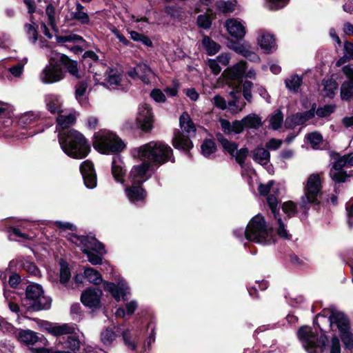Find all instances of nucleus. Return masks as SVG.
<instances>
[{"label": "nucleus", "mask_w": 353, "mask_h": 353, "mask_svg": "<svg viewBox=\"0 0 353 353\" xmlns=\"http://www.w3.org/2000/svg\"><path fill=\"white\" fill-rule=\"evenodd\" d=\"M59 142L62 150L74 159H83L90 152V145L84 136L74 129L60 132Z\"/></svg>", "instance_id": "1"}, {"label": "nucleus", "mask_w": 353, "mask_h": 353, "mask_svg": "<svg viewBox=\"0 0 353 353\" xmlns=\"http://www.w3.org/2000/svg\"><path fill=\"white\" fill-rule=\"evenodd\" d=\"M132 155L154 165H162L168 161H174L172 159V148L160 141H150L134 148L132 150Z\"/></svg>", "instance_id": "2"}, {"label": "nucleus", "mask_w": 353, "mask_h": 353, "mask_svg": "<svg viewBox=\"0 0 353 353\" xmlns=\"http://www.w3.org/2000/svg\"><path fill=\"white\" fill-rule=\"evenodd\" d=\"M234 234L239 238L245 239L261 244H270L272 242L271 230L268 228L264 217L261 214L254 216L248 223L246 229H236Z\"/></svg>", "instance_id": "3"}, {"label": "nucleus", "mask_w": 353, "mask_h": 353, "mask_svg": "<svg viewBox=\"0 0 353 353\" xmlns=\"http://www.w3.org/2000/svg\"><path fill=\"white\" fill-rule=\"evenodd\" d=\"M93 145L103 154L119 152L125 146L119 137L107 130H101L94 134Z\"/></svg>", "instance_id": "4"}, {"label": "nucleus", "mask_w": 353, "mask_h": 353, "mask_svg": "<svg viewBox=\"0 0 353 353\" xmlns=\"http://www.w3.org/2000/svg\"><path fill=\"white\" fill-rule=\"evenodd\" d=\"M26 305L32 310H48L51 306V299L43 295L41 286L39 284L29 285L26 291Z\"/></svg>", "instance_id": "5"}, {"label": "nucleus", "mask_w": 353, "mask_h": 353, "mask_svg": "<svg viewBox=\"0 0 353 353\" xmlns=\"http://www.w3.org/2000/svg\"><path fill=\"white\" fill-rule=\"evenodd\" d=\"M56 52L52 51L49 55V62L39 74L41 82L46 84L54 83L61 81L65 77L63 71Z\"/></svg>", "instance_id": "6"}, {"label": "nucleus", "mask_w": 353, "mask_h": 353, "mask_svg": "<svg viewBox=\"0 0 353 353\" xmlns=\"http://www.w3.org/2000/svg\"><path fill=\"white\" fill-rule=\"evenodd\" d=\"M321 179L319 174H312L308 177L304 188V194L301 196V203L305 205L314 203L321 194Z\"/></svg>", "instance_id": "7"}, {"label": "nucleus", "mask_w": 353, "mask_h": 353, "mask_svg": "<svg viewBox=\"0 0 353 353\" xmlns=\"http://www.w3.org/2000/svg\"><path fill=\"white\" fill-rule=\"evenodd\" d=\"M216 139L221 143L223 150L228 152L232 157H234L236 162L243 166L248 154V148H242L238 150L237 145L234 142L230 141L221 134H218Z\"/></svg>", "instance_id": "8"}, {"label": "nucleus", "mask_w": 353, "mask_h": 353, "mask_svg": "<svg viewBox=\"0 0 353 353\" xmlns=\"http://www.w3.org/2000/svg\"><path fill=\"white\" fill-rule=\"evenodd\" d=\"M71 241L80 247L83 252H96L99 254L105 253L103 245L95 238L73 235L71 237Z\"/></svg>", "instance_id": "9"}, {"label": "nucleus", "mask_w": 353, "mask_h": 353, "mask_svg": "<svg viewBox=\"0 0 353 353\" xmlns=\"http://www.w3.org/2000/svg\"><path fill=\"white\" fill-rule=\"evenodd\" d=\"M297 336L308 353H315L318 338L310 327L303 326L300 327L297 332Z\"/></svg>", "instance_id": "10"}, {"label": "nucleus", "mask_w": 353, "mask_h": 353, "mask_svg": "<svg viewBox=\"0 0 353 353\" xmlns=\"http://www.w3.org/2000/svg\"><path fill=\"white\" fill-rule=\"evenodd\" d=\"M352 159V154H347L341 157L334 162L330 170V176L334 181L336 182L345 181V174L342 169L345 166H353L351 163Z\"/></svg>", "instance_id": "11"}, {"label": "nucleus", "mask_w": 353, "mask_h": 353, "mask_svg": "<svg viewBox=\"0 0 353 353\" xmlns=\"http://www.w3.org/2000/svg\"><path fill=\"white\" fill-rule=\"evenodd\" d=\"M316 104H313L311 109L305 112H299L288 117L285 125L288 128H293L296 125H302L312 119L315 115Z\"/></svg>", "instance_id": "12"}, {"label": "nucleus", "mask_w": 353, "mask_h": 353, "mask_svg": "<svg viewBox=\"0 0 353 353\" xmlns=\"http://www.w3.org/2000/svg\"><path fill=\"white\" fill-rule=\"evenodd\" d=\"M137 121L143 130H148L152 128L153 116L151 108L146 103L141 104L139 107Z\"/></svg>", "instance_id": "13"}, {"label": "nucleus", "mask_w": 353, "mask_h": 353, "mask_svg": "<svg viewBox=\"0 0 353 353\" xmlns=\"http://www.w3.org/2000/svg\"><path fill=\"white\" fill-rule=\"evenodd\" d=\"M80 171L85 186L90 189L95 188L97 185V176L93 163L89 160L83 161L81 164Z\"/></svg>", "instance_id": "14"}, {"label": "nucleus", "mask_w": 353, "mask_h": 353, "mask_svg": "<svg viewBox=\"0 0 353 353\" xmlns=\"http://www.w3.org/2000/svg\"><path fill=\"white\" fill-rule=\"evenodd\" d=\"M102 291L99 288H89L81 296L82 303L89 307H97L100 304Z\"/></svg>", "instance_id": "15"}, {"label": "nucleus", "mask_w": 353, "mask_h": 353, "mask_svg": "<svg viewBox=\"0 0 353 353\" xmlns=\"http://www.w3.org/2000/svg\"><path fill=\"white\" fill-rule=\"evenodd\" d=\"M151 168L152 165L147 161L134 166L129 176L132 183L140 185L143 183L146 179V174Z\"/></svg>", "instance_id": "16"}, {"label": "nucleus", "mask_w": 353, "mask_h": 353, "mask_svg": "<svg viewBox=\"0 0 353 353\" xmlns=\"http://www.w3.org/2000/svg\"><path fill=\"white\" fill-rule=\"evenodd\" d=\"M343 71L348 80L341 85V97L342 100H349L353 98V69L349 66H345Z\"/></svg>", "instance_id": "17"}, {"label": "nucleus", "mask_w": 353, "mask_h": 353, "mask_svg": "<svg viewBox=\"0 0 353 353\" xmlns=\"http://www.w3.org/2000/svg\"><path fill=\"white\" fill-rule=\"evenodd\" d=\"M108 70L109 68L99 61L90 64L88 67V72L92 75L94 85H103Z\"/></svg>", "instance_id": "18"}, {"label": "nucleus", "mask_w": 353, "mask_h": 353, "mask_svg": "<svg viewBox=\"0 0 353 353\" xmlns=\"http://www.w3.org/2000/svg\"><path fill=\"white\" fill-rule=\"evenodd\" d=\"M225 26L228 33L237 39H242L246 33L245 26L238 19H228Z\"/></svg>", "instance_id": "19"}, {"label": "nucleus", "mask_w": 353, "mask_h": 353, "mask_svg": "<svg viewBox=\"0 0 353 353\" xmlns=\"http://www.w3.org/2000/svg\"><path fill=\"white\" fill-rule=\"evenodd\" d=\"M128 74L132 78H138L145 83H148L152 72L145 63H139L129 70Z\"/></svg>", "instance_id": "20"}, {"label": "nucleus", "mask_w": 353, "mask_h": 353, "mask_svg": "<svg viewBox=\"0 0 353 353\" xmlns=\"http://www.w3.org/2000/svg\"><path fill=\"white\" fill-rule=\"evenodd\" d=\"M258 42L261 48L266 53L272 52L276 49V43L274 36L264 30L260 31Z\"/></svg>", "instance_id": "21"}, {"label": "nucleus", "mask_w": 353, "mask_h": 353, "mask_svg": "<svg viewBox=\"0 0 353 353\" xmlns=\"http://www.w3.org/2000/svg\"><path fill=\"white\" fill-rule=\"evenodd\" d=\"M79 114L72 110H63L61 112L57 114V125L62 129L69 128L73 125Z\"/></svg>", "instance_id": "22"}, {"label": "nucleus", "mask_w": 353, "mask_h": 353, "mask_svg": "<svg viewBox=\"0 0 353 353\" xmlns=\"http://www.w3.org/2000/svg\"><path fill=\"white\" fill-rule=\"evenodd\" d=\"M45 103L47 110L52 114H57L63 110V101L59 95L54 94L46 95Z\"/></svg>", "instance_id": "23"}, {"label": "nucleus", "mask_w": 353, "mask_h": 353, "mask_svg": "<svg viewBox=\"0 0 353 353\" xmlns=\"http://www.w3.org/2000/svg\"><path fill=\"white\" fill-rule=\"evenodd\" d=\"M18 339L21 342L26 344H34L40 342L44 346L47 345L48 342L43 336H39L37 334L31 330H22L19 332Z\"/></svg>", "instance_id": "24"}, {"label": "nucleus", "mask_w": 353, "mask_h": 353, "mask_svg": "<svg viewBox=\"0 0 353 353\" xmlns=\"http://www.w3.org/2000/svg\"><path fill=\"white\" fill-rule=\"evenodd\" d=\"M70 18L81 24H88L90 19L88 14L85 11V8L79 2L75 3L74 9L70 10Z\"/></svg>", "instance_id": "25"}, {"label": "nucleus", "mask_w": 353, "mask_h": 353, "mask_svg": "<svg viewBox=\"0 0 353 353\" xmlns=\"http://www.w3.org/2000/svg\"><path fill=\"white\" fill-rule=\"evenodd\" d=\"M330 324L336 325L341 333L350 329V323L346 316L340 312H332L330 316Z\"/></svg>", "instance_id": "26"}, {"label": "nucleus", "mask_w": 353, "mask_h": 353, "mask_svg": "<svg viewBox=\"0 0 353 353\" xmlns=\"http://www.w3.org/2000/svg\"><path fill=\"white\" fill-rule=\"evenodd\" d=\"M125 194L132 203L143 201L146 196L145 191L140 185L134 183L130 188L125 189Z\"/></svg>", "instance_id": "27"}, {"label": "nucleus", "mask_w": 353, "mask_h": 353, "mask_svg": "<svg viewBox=\"0 0 353 353\" xmlns=\"http://www.w3.org/2000/svg\"><path fill=\"white\" fill-rule=\"evenodd\" d=\"M104 289L110 292L117 301H120L121 296L124 297L128 294V288L123 283L115 285L112 283H105Z\"/></svg>", "instance_id": "28"}, {"label": "nucleus", "mask_w": 353, "mask_h": 353, "mask_svg": "<svg viewBox=\"0 0 353 353\" xmlns=\"http://www.w3.org/2000/svg\"><path fill=\"white\" fill-rule=\"evenodd\" d=\"M173 146L176 149L188 152L192 148V143L188 137L177 131L174 132Z\"/></svg>", "instance_id": "29"}, {"label": "nucleus", "mask_w": 353, "mask_h": 353, "mask_svg": "<svg viewBox=\"0 0 353 353\" xmlns=\"http://www.w3.org/2000/svg\"><path fill=\"white\" fill-rule=\"evenodd\" d=\"M56 54L59 59V63H61L72 76L77 79L80 77L77 61L70 60L64 54H61L58 52L56 53Z\"/></svg>", "instance_id": "30"}, {"label": "nucleus", "mask_w": 353, "mask_h": 353, "mask_svg": "<svg viewBox=\"0 0 353 353\" xmlns=\"http://www.w3.org/2000/svg\"><path fill=\"white\" fill-rule=\"evenodd\" d=\"M252 158L255 162L261 165H266L270 162V154L267 149L258 147L253 150Z\"/></svg>", "instance_id": "31"}, {"label": "nucleus", "mask_w": 353, "mask_h": 353, "mask_svg": "<svg viewBox=\"0 0 353 353\" xmlns=\"http://www.w3.org/2000/svg\"><path fill=\"white\" fill-rule=\"evenodd\" d=\"M123 163L119 156L114 157L112 161V174L118 182L123 183L124 174Z\"/></svg>", "instance_id": "32"}, {"label": "nucleus", "mask_w": 353, "mask_h": 353, "mask_svg": "<svg viewBox=\"0 0 353 353\" xmlns=\"http://www.w3.org/2000/svg\"><path fill=\"white\" fill-rule=\"evenodd\" d=\"M245 128L257 130L263 125V121L261 117L256 114H250L243 118Z\"/></svg>", "instance_id": "33"}, {"label": "nucleus", "mask_w": 353, "mask_h": 353, "mask_svg": "<svg viewBox=\"0 0 353 353\" xmlns=\"http://www.w3.org/2000/svg\"><path fill=\"white\" fill-rule=\"evenodd\" d=\"M181 128L188 134L195 133L196 128L190 117L186 112H183L179 118Z\"/></svg>", "instance_id": "34"}, {"label": "nucleus", "mask_w": 353, "mask_h": 353, "mask_svg": "<svg viewBox=\"0 0 353 353\" xmlns=\"http://www.w3.org/2000/svg\"><path fill=\"white\" fill-rule=\"evenodd\" d=\"M202 46L207 54L210 56L216 54L221 48L219 44L214 41L211 38L204 35L201 41Z\"/></svg>", "instance_id": "35"}, {"label": "nucleus", "mask_w": 353, "mask_h": 353, "mask_svg": "<svg viewBox=\"0 0 353 353\" xmlns=\"http://www.w3.org/2000/svg\"><path fill=\"white\" fill-rule=\"evenodd\" d=\"M246 64L245 61H240L233 67L229 68L228 72L230 78L232 79H238L241 78L245 74L247 68Z\"/></svg>", "instance_id": "36"}, {"label": "nucleus", "mask_w": 353, "mask_h": 353, "mask_svg": "<svg viewBox=\"0 0 353 353\" xmlns=\"http://www.w3.org/2000/svg\"><path fill=\"white\" fill-rule=\"evenodd\" d=\"M120 80V77L117 72L109 68L104 79V82H103V85L108 88L114 87L119 83Z\"/></svg>", "instance_id": "37"}, {"label": "nucleus", "mask_w": 353, "mask_h": 353, "mask_svg": "<svg viewBox=\"0 0 353 353\" xmlns=\"http://www.w3.org/2000/svg\"><path fill=\"white\" fill-rule=\"evenodd\" d=\"M343 56L336 62V65L340 66L346 61L353 59V43L345 41L343 45Z\"/></svg>", "instance_id": "38"}, {"label": "nucleus", "mask_w": 353, "mask_h": 353, "mask_svg": "<svg viewBox=\"0 0 353 353\" xmlns=\"http://www.w3.org/2000/svg\"><path fill=\"white\" fill-rule=\"evenodd\" d=\"M88 88V84L85 82H79L76 85V99L79 101L81 105H85L88 102L85 92Z\"/></svg>", "instance_id": "39"}, {"label": "nucleus", "mask_w": 353, "mask_h": 353, "mask_svg": "<svg viewBox=\"0 0 353 353\" xmlns=\"http://www.w3.org/2000/svg\"><path fill=\"white\" fill-rule=\"evenodd\" d=\"M84 275L90 283L98 285L102 282L101 274L92 268H86L84 270Z\"/></svg>", "instance_id": "40"}, {"label": "nucleus", "mask_w": 353, "mask_h": 353, "mask_svg": "<svg viewBox=\"0 0 353 353\" xmlns=\"http://www.w3.org/2000/svg\"><path fill=\"white\" fill-rule=\"evenodd\" d=\"M323 95L325 97L332 98L337 90V83L332 79H327L323 81Z\"/></svg>", "instance_id": "41"}, {"label": "nucleus", "mask_w": 353, "mask_h": 353, "mask_svg": "<svg viewBox=\"0 0 353 353\" xmlns=\"http://www.w3.org/2000/svg\"><path fill=\"white\" fill-rule=\"evenodd\" d=\"M28 59H23L17 64L8 68V74L10 76V80L12 77L14 78H20L23 72L24 65L27 63Z\"/></svg>", "instance_id": "42"}, {"label": "nucleus", "mask_w": 353, "mask_h": 353, "mask_svg": "<svg viewBox=\"0 0 353 353\" xmlns=\"http://www.w3.org/2000/svg\"><path fill=\"white\" fill-rule=\"evenodd\" d=\"M230 94L232 97V99L228 102L229 108L234 112H239L241 111L246 103L243 101H239L238 97H236L237 93L234 92H231ZM238 94H239L238 93Z\"/></svg>", "instance_id": "43"}, {"label": "nucleus", "mask_w": 353, "mask_h": 353, "mask_svg": "<svg viewBox=\"0 0 353 353\" xmlns=\"http://www.w3.org/2000/svg\"><path fill=\"white\" fill-rule=\"evenodd\" d=\"M286 87L294 92H296L302 83V78L298 75H292L285 81Z\"/></svg>", "instance_id": "44"}, {"label": "nucleus", "mask_w": 353, "mask_h": 353, "mask_svg": "<svg viewBox=\"0 0 353 353\" xmlns=\"http://www.w3.org/2000/svg\"><path fill=\"white\" fill-rule=\"evenodd\" d=\"M74 327L68 324H63L61 325H53V329L51 330V334L54 336H59L70 333H73Z\"/></svg>", "instance_id": "45"}, {"label": "nucleus", "mask_w": 353, "mask_h": 353, "mask_svg": "<svg viewBox=\"0 0 353 353\" xmlns=\"http://www.w3.org/2000/svg\"><path fill=\"white\" fill-rule=\"evenodd\" d=\"M201 152L205 157H210L216 151V145L214 141L206 139L203 141L201 146Z\"/></svg>", "instance_id": "46"}, {"label": "nucleus", "mask_w": 353, "mask_h": 353, "mask_svg": "<svg viewBox=\"0 0 353 353\" xmlns=\"http://www.w3.org/2000/svg\"><path fill=\"white\" fill-rule=\"evenodd\" d=\"M283 121V115L281 110H277L274 114L270 117V125L274 130L279 129Z\"/></svg>", "instance_id": "47"}, {"label": "nucleus", "mask_w": 353, "mask_h": 353, "mask_svg": "<svg viewBox=\"0 0 353 353\" xmlns=\"http://www.w3.org/2000/svg\"><path fill=\"white\" fill-rule=\"evenodd\" d=\"M117 335L111 329H105L101 334V341L105 345H111L116 339Z\"/></svg>", "instance_id": "48"}, {"label": "nucleus", "mask_w": 353, "mask_h": 353, "mask_svg": "<svg viewBox=\"0 0 353 353\" xmlns=\"http://www.w3.org/2000/svg\"><path fill=\"white\" fill-rule=\"evenodd\" d=\"M57 41L59 43H79L83 41L81 36L74 34H66L57 37Z\"/></svg>", "instance_id": "49"}, {"label": "nucleus", "mask_w": 353, "mask_h": 353, "mask_svg": "<svg viewBox=\"0 0 353 353\" xmlns=\"http://www.w3.org/2000/svg\"><path fill=\"white\" fill-rule=\"evenodd\" d=\"M341 339L346 349L353 350V333L350 329L340 333Z\"/></svg>", "instance_id": "50"}, {"label": "nucleus", "mask_w": 353, "mask_h": 353, "mask_svg": "<svg viewBox=\"0 0 353 353\" xmlns=\"http://www.w3.org/2000/svg\"><path fill=\"white\" fill-rule=\"evenodd\" d=\"M336 105L334 104L324 105L315 110L316 114L319 117H325L330 115L335 111Z\"/></svg>", "instance_id": "51"}, {"label": "nucleus", "mask_w": 353, "mask_h": 353, "mask_svg": "<svg viewBox=\"0 0 353 353\" xmlns=\"http://www.w3.org/2000/svg\"><path fill=\"white\" fill-rule=\"evenodd\" d=\"M98 55L93 51L88 50L85 52L83 56V65L86 67L87 65L89 67L90 64L94 62L99 61Z\"/></svg>", "instance_id": "52"}, {"label": "nucleus", "mask_w": 353, "mask_h": 353, "mask_svg": "<svg viewBox=\"0 0 353 353\" xmlns=\"http://www.w3.org/2000/svg\"><path fill=\"white\" fill-rule=\"evenodd\" d=\"M277 221L278 224V228L276 230L277 234L281 237L285 239H290L291 237V235L288 233L287 230L285 228V225L283 222L282 221L280 217H278L276 216V218H275Z\"/></svg>", "instance_id": "53"}, {"label": "nucleus", "mask_w": 353, "mask_h": 353, "mask_svg": "<svg viewBox=\"0 0 353 353\" xmlns=\"http://www.w3.org/2000/svg\"><path fill=\"white\" fill-rule=\"evenodd\" d=\"M253 83L250 81H245L243 83V94L245 99L249 102H252V89Z\"/></svg>", "instance_id": "54"}, {"label": "nucleus", "mask_w": 353, "mask_h": 353, "mask_svg": "<svg viewBox=\"0 0 353 353\" xmlns=\"http://www.w3.org/2000/svg\"><path fill=\"white\" fill-rule=\"evenodd\" d=\"M46 14L48 17L49 24L54 28L55 23V8L52 3H48L46 8Z\"/></svg>", "instance_id": "55"}, {"label": "nucleus", "mask_w": 353, "mask_h": 353, "mask_svg": "<svg viewBox=\"0 0 353 353\" xmlns=\"http://www.w3.org/2000/svg\"><path fill=\"white\" fill-rule=\"evenodd\" d=\"M37 119V115H36L32 112H28L23 114L19 119V123L21 125H27L31 124L34 121H35Z\"/></svg>", "instance_id": "56"}, {"label": "nucleus", "mask_w": 353, "mask_h": 353, "mask_svg": "<svg viewBox=\"0 0 353 353\" xmlns=\"http://www.w3.org/2000/svg\"><path fill=\"white\" fill-rule=\"evenodd\" d=\"M267 201L272 214L276 218V216L279 214V210L276 208L278 204L277 198L274 195L270 194L267 198Z\"/></svg>", "instance_id": "57"}, {"label": "nucleus", "mask_w": 353, "mask_h": 353, "mask_svg": "<svg viewBox=\"0 0 353 353\" xmlns=\"http://www.w3.org/2000/svg\"><path fill=\"white\" fill-rule=\"evenodd\" d=\"M306 138L308 142L312 145L313 147L319 145L322 141V136L320 133L314 132L307 134Z\"/></svg>", "instance_id": "58"}, {"label": "nucleus", "mask_w": 353, "mask_h": 353, "mask_svg": "<svg viewBox=\"0 0 353 353\" xmlns=\"http://www.w3.org/2000/svg\"><path fill=\"white\" fill-rule=\"evenodd\" d=\"M282 209L283 211L290 217L296 214V205L292 201L285 202L282 205Z\"/></svg>", "instance_id": "59"}, {"label": "nucleus", "mask_w": 353, "mask_h": 353, "mask_svg": "<svg viewBox=\"0 0 353 353\" xmlns=\"http://www.w3.org/2000/svg\"><path fill=\"white\" fill-rule=\"evenodd\" d=\"M197 23L200 28L208 29L211 26L212 21L209 16L201 14L198 17Z\"/></svg>", "instance_id": "60"}, {"label": "nucleus", "mask_w": 353, "mask_h": 353, "mask_svg": "<svg viewBox=\"0 0 353 353\" xmlns=\"http://www.w3.org/2000/svg\"><path fill=\"white\" fill-rule=\"evenodd\" d=\"M24 28L29 39L32 40V43H35L37 40V32L34 26L32 24L26 23Z\"/></svg>", "instance_id": "61"}, {"label": "nucleus", "mask_w": 353, "mask_h": 353, "mask_svg": "<svg viewBox=\"0 0 353 353\" xmlns=\"http://www.w3.org/2000/svg\"><path fill=\"white\" fill-rule=\"evenodd\" d=\"M70 279V271L67 266L61 265L60 270V282L66 284Z\"/></svg>", "instance_id": "62"}, {"label": "nucleus", "mask_w": 353, "mask_h": 353, "mask_svg": "<svg viewBox=\"0 0 353 353\" xmlns=\"http://www.w3.org/2000/svg\"><path fill=\"white\" fill-rule=\"evenodd\" d=\"M85 254H87L88 261L92 264V265H97L100 264L102 261V255L99 254V253L97 252V254L93 253V252H83Z\"/></svg>", "instance_id": "63"}, {"label": "nucleus", "mask_w": 353, "mask_h": 353, "mask_svg": "<svg viewBox=\"0 0 353 353\" xmlns=\"http://www.w3.org/2000/svg\"><path fill=\"white\" fill-rule=\"evenodd\" d=\"M346 212L347 216V223L350 227L353 225V199H350L346 203Z\"/></svg>", "instance_id": "64"}]
</instances>
